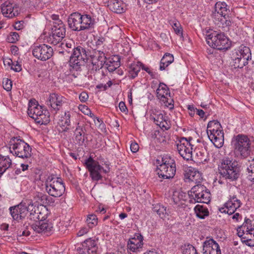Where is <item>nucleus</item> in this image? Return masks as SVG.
Instances as JSON below:
<instances>
[{
  "label": "nucleus",
  "instance_id": "obj_1",
  "mask_svg": "<svg viewBox=\"0 0 254 254\" xmlns=\"http://www.w3.org/2000/svg\"><path fill=\"white\" fill-rule=\"evenodd\" d=\"M62 48L67 52H72L69 60V70L70 72L72 70H79L81 67L84 65L88 59L89 54L85 48L81 46L75 47V44L73 40L69 39L65 43L61 44Z\"/></svg>",
  "mask_w": 254,
  "mask_h": 254
},
{
  "label": "nucleus",
  "instance_id": "obj_2",
  "mask_svg": "<svg viewBox=\"0 0 254 254\" xmlns=\"http://www.w3.org/2000/svg\"><path fill=\"white\" fill-rule=\"evenodd\" d=\"M218 169L221 176L231 181L236 180L240 176L238 162L229 158H225L222 160Z\"/></svg>",
  "mask_w": 254,
  "mask_h": 254
},
{
  "label": "nucleus",
  "instance_id": "obj_3",
  "mask_svg": "<svg viewBox=\"0 0 254 254\" xmlns=\"http://www.w3.org/2000/svg\"><path fill=\"white\" fill-rule=\"evenodd\" d=\"M234 152L236 156L246 158L250 154V140L246 135L239 134L234 136L232 140Z\"/></svg>",
  "mask_w": 254,
  "mask_h": 254
},
{
  "label": "nucleus",
  "instance_id": "obj_4",
  "mask_svg": "<svg viewBox=\"0 0 254 254\" xmlns=\"http://www.w3.org/2000/svg\"><path fill=\"white\" fill-rule=\"evenodd\" d=\"M10 152L22 158H29L31 156L32 149L28 144L17 137L12 138L9 142Z\"/></svg>",
  "mask_w": 254,
  "mask_h": 254
},
{
  "label": "nucleus",
  "instance_id": "obj_5",
  "mask_svg": "<svg viewBox=\"0 0 254 254\" xmlns=\"http://www.w3.org/2000/svg\"><path fill=\"white\" fill-rule=\"evenodd\" d=\"M208 137L217 148L221 147L224 143V133L222 127L217 121H210L207 127Z\"/></svg>",
  "mask_w": 254,
  "mask_h": 254
},
{
  "label": "nucleus",
  "instance_id": "obj_6",
  "mask_svg": "<svg viewBox=\"0 0 254 254\" xmlns=\"http://www.w3.org/2000/svg\"><path fill=\"white\" fill-rule=\"evenodd\" d=\"M27 113L29 116L34 120L36 123L46 125L50 121V115L48 110H44L37 102L30 101Z\"/></svg>",
  "mask_w": 254,
  "mask_h": 254
},
{
  "label": "nucleus",
  "instance_id": "obj_7",
  "mask_svg": "<svg viewBox=\"0 0 254 254\" xmlns=\"http://www.w3.org/2000/svg\"><path fill=\"white\" fill-rule=\"evenodd\" d=\"M157 173L159 178L163 179L173 178L176 173V163L170 156H163L162 162L157 167Z\"/></svg>",
  "mask_w": 254,
  "mask_h": 254
},
{
  "label": "nucleus",
  "instance_id": "obj_8",
  "mask_svg": "<svg viewBox=\"0 0 254 254\" xmlns=\"http://www.w3.org/2000/svg\"><path fill=\"white\" fill-rule=\"evenodd\" d=\"M206 41L208 45L218 50H227L230 48L229 39L223 33H217L216 32L206 35Z\"/></svg>",
  "mask_w": 254,
  "mask_h": 254
},
{
  "label": "nucleus",
  "instance_id": "obj_9",
  "mask_svg": "<svg viewBox=\"0 0 254 254\" xmlns=\"http://www.w3.org/2000/svg\"><path fill=\"white\" fill-rule=\"evenodd\" d=\"M46 190L51 196L58 197L64 193L65 189L61 178L51 176L46 182Z\"/></svg>",
  "mask_w": 254,
  "mask_h": 254
},
{
  "label": "nucleus",
  "instance_id": "obj_10",
  "mask_svg": "<svg viewBox=\"0 0 254 254\" xmlns=\"http://www.w3.org/2000/svg\"><path fill=\"white\" fill-rule=\"evenodd\" d=\"M65 27L62 21H58L56 23H53L47 42L54 45H57L65 37Z\"/></svg>",
  "mask_w": 254,
  "mask_h": 254
},
{
  "label": "nucleus",
  "instance_id": "obj_11",
  "mask_svg": "<svg viewBox=\"0 0 254 254\" xmlns=\"http://www.w3.org/2000/svg\"><path fill=\"white\" fill-rule=\"evenodd\" d=\"M85 165L89 171L90 177L93 181H98L102 180V174L107 173V171L99 164V162L94 160L91 157L85 160Z\"/></svg>",
  "mask_w": 254,
  "mask_h": 254
},
{
  "label": "nucleus",
  "instance_id": "obj_12",
  "mask_svg": "<svg viewBox=\"0 0 254 254\" xmlns=\"http://www.w3.org/2000/svg\"><path fill=\"white\" fill-rule=\"evenodd\" d=\"M180 155L187 160H193L192 145L186 138L182 137L177 145Z\"/></svg>",
  "mask_w": 254,
  "mask_h": 254
},
{
  "label": "nucleus",
  "instance_id": "obj_13",
  "mask_svg": "<svg viewBox=\"0 0 254 254\" xmlns=\"http://www.w3.org/2000/svg\"><path fill=\"white\" fill-rule=\"evenodd\" d=\"M33 55L37 59L46 61L49 59L53 54V49L46 44H41L34 47L32 51Z\"/></svg>",
  "mask_w": 254,
  "mask_h": 254
},
{
  "label": "nucleus",
  "instance_id": "obj_14",
  "mask_svg": "<svg viewBox=\"0 0 254 254\" xmlns=\"http://www.w3.org/2000/svg\"><path fill=\"white\" fill-rule=\"evenodd\" d=\"M241 205L242 203L240 200L236 195H233L230 197L229 199L224 204L223 207L219 208V211L222 213L232 215Z\"/></svg>",
  "mask_w": 254,
  "mask_h": 254
},
{
  "label": "nucleus",
  "instance_id": "obj_15",
  "mask_svg": "<svg viewBox=\"0 0 254 254\" xmlns=\"http://www.w3.org/2000/svg\"><path fill=\"white\" fill-rule=\"evenodd\" d=\"M151 119L154 120L156 125L161 128L167 130L170 128V121L167 120V117L163 114V112L160 110H154L150 115Z\"/></svg>",
  "mask_w": 254,
  "mask_h": 254
},
{
  "label": "nucleus",
  "instance_id": "obj_16",
  "mask_svg": "<svg viewBox=\"0 0 254 254\" xmlns=\"http://www.w3.org/2000/svg\"><path fill=\"white\" fill-rule=\"evenodd\" d=\"M90 57L92 64V70L95 71L103 67L107 60L104 52L101 51H95Z\"/></svg>",
  "mask_w": 254,
  "mask_h": 254
},
{
  "label": "nucleus",
  "instance_id": "obj_17",
  "mask_svg": "<svg viewBox=\"0 0 254 254\" xmlns=\"http://www.w3.org/2000/svg\"><path fill=\"white\" fill-rule=\"evenodd\" d=\"M46 102L47 105L50 106L51 109L57 113L61 109L65 101L64 97L53 93L50 94Z\"/></svg>",
  "mask_w": 254,
  "mask_h": 254
},
{
  "label": "nucleus",
  "instance_id": "obj_18",
  "mask_svg": "<svg viewBox=\"0 0 254 254\" xmlns=\"http://www.w3.org/2000/svg\"><path fill=\"white\" fill-rule=\"evenodd\" d=\"M28 224L30 225V228L37 233L48 232L51 231L53 228L52 224L51 223H48L44 218L34 223H29Z\"/></svg>",
  "mask_w": 254,
  "mask_h": 254
},
{
  "label": "nucleus",
  "instance_id": "obj_19",
  "mask_svg": "<svg viewBox=\"0 0 254 254\" xmlns=\"http://www.w3.org/2000/svg\"><path fill=\"white\" fill-rule=\"evenodd\" d=\"M230 10L224 2H217L215 5V12H213V17L215 20H219L221 17L227 16L230 14Z\"/></svg>",
  "mask_w": 254,
  "mask_h": 254
},
{
  "label": "nucleus",
  "instance_id": "obj_20",
  "mask_svg": "<svg viewBox=\"0 0 254 254\" xmlns=\"http://www.w3.org/2000/svg\"><path fill=\"white\" fill-rule=\"evenodd\" d=\"M203 254H221L219 245L212 239L206 240L203 243Z\"/></svg>",
  "mask_w": 254,
  "mask_h": 254
},
{
  "label": "nucleus",
  "instance_id": "obj_21",
  "mask_svg": "<svg viewBox=\"0 0 254 254\" xmlns=\"http://www.w3.org/2000/svg\"><path fill=\"white\" fill-rule=\"evenodd\" d=\"M143 245V237L139 234H135L133 237L129 239L127 247L132 252L140 251Z\"/></svg>",
  "mask_w": 254,
  "mask_h": 254
},
{
  "label": "nucleus",
  "instance_id": "obj_22",
  "mask_svg": "<svg viewBox=\"0 0 254 254\" xmlns=\"http://www.w3.org/2000/svg\"><path fill=\"white\" fill-rule=\"evenodd\" d=\"M15 4L10 1H6L1 6V12L4 16L9 18L13 17L18 14L17 7H15Z\"/></svg>",
  "mask_w": 254,
  "mask_h": 254
},
{
  "label": "nucleus",
  "instance_id": "obj_23",
  "mask_svg": "<svg viewBox=\"0 0 254 254\" xmlns=\"http://www.w3.org/2000/svg\"><path fill=\"white\" fill-rule=\"evenodd\" d=\"M82 14L78 12L71 13L68 18L69 27L73 31H80V22Z\"/></svg>",
  "mask_w": 254,
  "mask_h": 254
},
{
  "label": "nucleus",
  "instance_id": "obj_24",
  "mask_svg": "<svg viewBox=\"0 0 254 254\" xmlns=\"http://www.w3.org/2000/svg\"><path fill=\"white\" fill-rule=\"evenodd\" d=\"M108 6L111 11L117 13H122L126 9V4L121 0H110Z\"/></svg>",
  "mask_w": 254,
  "mask_h": 254
},
{
  "label": "nucleus",
  "instance_id": "obj_25",
  "mask_svg": "<svg viewBox=\"0 0 254 254\" xmlns=\"http://www.w3.org/2000/svg\"><path fill=\"white\" fill-rule=\"evenodd\" d=\"M75 140L79 145H82L86 137V129L84 127L78 126L74 130Z\"/></svg>",
  "mask_w": 254,
  "mask_h": 254
},
{
  "label": "nucleus",
  "instance_id": "obj_26",
  "mask_svg": "<svg viewBox=\"0 0 254 254\" xmlns=\"http://www.w3.org/2000/svg\"><path fill=\"white\" fill-rule=\"evenodd\" d=\"M83 248L88 254H97L98 247L96 242L91 238L85 240L82 244Z\"/></svg>",
  "mask_w": 254,
  "mask_h": 254
},
{
  "label": "nucleus",
  "instance_id": "obj_27",
  "mask_svg": "<svg viewBox=\"0 0 254 254\" xmlns=\"http://www.w3.org/2000/svg\"><path fill=\"white\" fill-rule=\"evenodd\" d=\"M95 24V20L88 14L82 15L80 22V31L89 29L93 27Z\"/></svg>",
  "mask_w": 254,
  "mask_h": 254
},
{
  "label": "nucleus",
  "instance_id": "obj_28",
  "mask_svg": "<svg viewBox=\"0 0 254 254\" xmlns=\"http://www.w3.org/2000/svg\"><path fill=\"white\" fill-rule=\"evenodd\" d=\"M118 56H114L107 60L105 64V67L109 72H113L120 66V60Z\"/></svg>",
  "mask_w": 254,
  "mask_h": 254
},
{
  "label": "nucleus",
  "instance_id": "obj_29",
  "mask_svg": "<svg viewBox=\"0 0 254 254\" xmlns=\"http://www.w3.org/2000/svg\"><path fill=\"white\" fill-rule=\"evenodd\" d=\"M12 161L8 156H0V177L11 169Z\"/></svg>",
  "mask_w": 254,
  "mask_h": 254
},
{
  "label": "nucleus",
  "instance_id": "obj_30",
  "mask_svg": "<svg viewBox=\"0 0 254 254\" xmlns=\"http://www.w3.org/2000/svg\"><path fill=\"white\" fill-rule=\"evenodd\" d=\"M157 97L163 102L166 101L167 96L170 94L168 87L163 83H160L156 90Z\"/></svg>",
  "mask_w": 254,
  "mask_h": 254
},
{
  "label": "nucleus",
  "instance_id": "obj_31",
  "mask_svg": "<svg viewBox=\"0 0 254 254\" xmlns=\"http://www.w3.org/2000/svg\"><path fill=\"white\" fill-rule=\"evenodd\" d=\"M206 190H207L206 188L202 185L197 184L193 186L188 192L190 202H192V198L193 197L198 196L200 193Z\"/></svg>",
  "mask_w": 254,
  "mask_h": 254
},
{
  "label": "nucleus",
  "instance_id": "obj_32",
  "mask_svg": "<svg viewBox=\"0 0 254 254\" xmlns=\"http://www.w3.org/2000/svg\"><path fill=\"white\" fill-rule=\"evenodd\" d=\"M210 193L206 190L199 194L198 196H195L192 198V203L200 202L207 203L210 200Z\"/></svg>",
  "mask_w": 254,
  "mask_h": 254
},
{
  "label": "nucleus",
  "instance_id": "obj_33",
  "mask_svg": "<svg viewBox=\"0 0 254 254\" xmlns=\"http://www.w3.org/2000/svg\"><path fill=\"white\" fill-rule=\"evenodd\" d=\"M236 54L242 59H245L248 62L250 59H251V53L250 48L243 45L239 47Z\"/></svg>",
  "mask_w": 254,
  "mask_h": 254
},
{
  "label": "nucleus",
  "instance_id": "obj_34",
  "mask_svg": "<svg viewBox=\"0 0 254 254\" xmlns=\"http://www.w3.org/2000/svg\"><path fill=\"white\" fill-rule=\"evenodd\" d=\"M70 114L69 112H65L59 121V124L63 128V131H66L68 129V127L70 125Z\"/></svg>",
  "mask_w": 254,
  "mask_h": 254
},
{
  "label": "nucleus",
  "instance_id": "obj_35",
  "mask_svg": "<svg viewBox=\"0 0 254 254\" xmlns=\"http://www.w3.org/2000/svg\"><path fill=\"white\" fill-rule=\"evenodd\" d=\"M173 62V55L169 53H166L161 60L159 67L160 70H165L166 68Z\"/></svg>",
  "mask_w": 254,
  "mask_h": 254
},
{
  "label": "nucleus",
  "instance_id": "obj_36",
  "mask_svg": "<svg viewBox=\"0 0 254 254\" xmlns=\"http://www.w3.org/2000/svg\"><path fill=\"white\" fill-rule=\"evenodd\" d=\"M141 65L142 63L139 62L130 64L128 69L129 77L131 78H134L136 77L140 70Z\"/></svg>",
  "mask_w": 254,
  "mask_h": 254
},
{
  "label": "nucleus",
  "instance_id": "obj_37",
  "mask_svg": "<svg viewBox=\"0 0 254 254\" xmlns=\"http://www.w3.org/2000/svg\"><path fill=\"white\" fill-rule=\"evenodd\" d=\"M41 213L39 212L38 208H36L33 206V207L30 210L29 215L27 219L35 222L44 218V216H41Z\"/></svg>",
  "mask_w": 254,
  "mask_h": 254
},
{
  "label": "nucleus",
  "instance_id": "obj_38",
  "mask_svg": "<svg viewBox=\"0 0 254 254\" xmlns=\"http://www.w3.org/2000/svg\"><path fill=\"white\" fill-rule=\"evenodd\" d=\"M194 211L196 216L200 219H204L205 217L209 215L208 209L206 207L199 205L195 207Z\"/></svg>",
  "mask_w": 254,
  "mask_h": 254
},
{
  "label": "nucleus",
  "instance_id": "obj_39",
  "mask_svg": "<svg viewBox=\"0 0 254 254\" xmlns=\"http://www.w3.org/2000/svg\"><path fill=\"white\" fill-rule=\"evenodd\" d=\"M18 205L19 207V211H20V214H18V215L19 216V220L25 218L30 211L31 208L33 207V204H29L27 206L25 203H20Z\"/></svg>",
  "mask_w": 254,
  "mask_h": 254
},
{
  "label": "nucleus",
  "instance_id": "obj_40",
  "mask_svg": "<svg viewBox=\"0 0 254 254\" xmlns=\"http://www.w3.org/2000/svg\"><path fill=\"white\" fill-rule=\"evenodd\" d=\"M248 63L246 60L243 59H242L238 56L236 55V57L233 59V64L232 66L234 67V68H243L244 66L247 64Z\"/></svg>",
  "mask_w": 254,
  "mask_h": 254
},
{
  "label": "nucleus",
  "instance_id": "obj_41",
  "mask_svg": "<svg viewBox=\"0 0 254 254\" xmlns=\"http://www.w3.org/2000/svg\"><path fill=\"white\" fill-rule=\"evenodd\" d=\"M188 179L190 181L195 184L200 183L202 180L201 174L198 171L191 172L189 174Z\"/></svg>",
  "mask_w": 254,
  "mask_h": 254
},
{
  "label": "nucleus",
  "instance_id": "obj_42",
  "mask_svg": "<svg viewBox=\"0 0 254 254\" xmlns=\"http://www.w3.org/2000/svg\"><path fill=\"white\" fill-rule=\"evenodd\" d=\"M86 222L89 228H92L97 225L98 223V218L96 215L94 214H90L87 216Z\"/></svg>",
  "mask_w": 254,
  "mask_h": 254
},
{
  "label": "nucleus",
  "instance_id": "obj_43",
  "mask_svg": "<svg viewBox=\"0 0 254 254\" xmlns=\"http://www.w3.org/2000/svg\"><path fill=\"white\" fill-rule=\"evenodd\" d=\"M153 211L156 212L161 218H163L167 213L166 207L159 204L155 205L153 208Z\"/></svg>",
  "mask_w": 254,
  "mask_h": 254
},
{
  "label": "nucleus",
  "instance_id": "obj_44",
  "mask_svg": "<svg viewBox=\"0 0 254 254\" xmlns=\"http://www.w3.org/2000/svg\"><path fill=\"white\" fill-rule=\"evenodd\" d=\"M186 194L183 192L175 191L174 192L172 198L176 204H178L180 201L184 200Z\"/></svg>",
  "mask_w": 254,
  "mask_h": 254
},
{
  "label": "nucleus",
  "instance_id": "obj_45",
  "mask_svg": "<svg viewBox=\"0 0 254 254\" xmlns=\"http://www.w3.org/2000/svg\"><path fill=\"white\" fill-rule=\"evenodd\" d=\"M172 26L176 34L178 35H183V29L179 22L175 20L172 21Z\"/></svg>",
  "mask_w": 254,
  "mask_h": 254
},
{
  "label": "nucleus",
  "instance_id": "obj_46",
  "mask_svg": "<svg viewBox=\"0 0 254 254\" xmlns=\"http://www.w3.org/2000/svg\"><path fill=\"white\" fill-rule=\"evenodd\" d=\"M247 170L249 173V179L252 182H254V159L251 161Z\"/></svg>",
  "mask_w": 254,
  "mask_h": 254
},
{
  "label": "nucleus",
  "instance_id": "obj_47",
  "mask_svg": "<svg viewBox=\"0 0 254 254\" xmlns=\"http://www.w3.org/2000/svg\"><path fill=\"white\" fill-rule=\"evenodd\" d=\"M19 36L17 32H11L7 37V41L10 43H15L18 41Z\"/></svg>",
  "mask_w": 254,
  "mask_h": 254
},
{
  "label": "nucleus",
  "instance_id": "obj_48",
  "mask_svg": "<svg viewBox=\"0 0 254 254\" xmlns=\"http://www.w3.org/2000/svg\"><path fill=\"white\" fill-rule=\"evenodd\" d=\"M183 254H197V251L195 248L191 245H188L185 246V248L183 252Z\"/></svg>",
  "mask_w": 254,
  "mask_h": 254
},
{
  "label": "nucleus",
  "instance_id": "obj_49",
  "mask_svg": "<svg viewBox=\"0 0 254 254\" xmlns=\"http://www.w3.org/2000/svg\"><path fill=\"white\" fill-rule=\"evenodd\" d=\"M218 21L222 24L223 26H229L232 23V20L229 15L228 17L227 16L223 17Z\"/></svg>",
  "mask_w": 254,
  "mask_h": 254
},
{
  "label": "nucleus",
  "instance_id": "obj_50",
  "mask_svg": "<svg viewBox=\"0 0 254 254\" xmlns=\"http://www.w3.org/2000/svg\"><path fill=\"white\" fill-rule=\"evenodd\" d=\"M3 87L7 91H10L12 88V81L10 79L8 78L3 79Z\"/></svg>",
  "mask_w": 254,
  "mask_h": 254
},
{
  "label": "nucleus",
  "instance_id": "obj_51",
  "mask_svg": "<svg viewBox=\"0 0 254 254\" xmlns=\"http://www.w3.org/2000/svg\"><path fill=\"white\" fill-rule=\"evenodd\" d=\"M195 157V160L199 163H202L203 162L206 161L205 155L204 154V153H202L200 151L196 152Z\"/></svg>",
  "mask_w": 254,
  "mask_h": 254
},
{
  "label": "nucleus",
  "instance_id": "obj_52",
  "mask_svg": "<svg viewBox=\"0 0 254 254\" xmlns=\"http://www.w3.org/2000/svg\"><path fill=\"white\" fill-rule=\"evenodd\" d=\"M17 210L16 208V206H12L9 208L10 213L11 216L14 220H18L19 219V216L17 213Z\"/></svg>",
  "mask_w": 254,
  "mask_h": 254
},
{
  "label": "nucleus",
  "instance_id": "obj_53",
  "mask_svg": "<svg viewBox=\"0 0 254 254\" xmlns=\"http://www.w3.org/2000/svg\"><path fill=\"white\" fill-rule=\"evenodd\" d=\"M242 242L249 247H254V239H251L248 237H244L242 238Z\"/></svg>",
  "mask_w": 254,
  "mask_h": 254
},
{
  "label": "nucleus",
  "instance_id": "obj_54",
  "mask_svg": "<svg viewBox=\"0 0 254 254\" xmlns=\"http://www.w3.org/2000/svg\"><path fill=\"white\" fill-rule=\"evenodd\" d=\"M79 98L81 102H85L88 99V95L86 92H82L79 96Z\"/></svg>",
  "mask_w": 254,
  "mask_h": 254
},
{
  "label": "nucleus",
  "instance_id": "obj_55",
  "mask_svg": "<svg viewBox=\"0 0 254 254\" xmlns=\"http://www.w3.org/2000/svg\"><path fill=\"white\" fill-rule=\"evenodd\" d=\"M119 107L122 112H124L125 114H127V113L128 110L125 102L122 101L120 102L119 104Z\"/></svg>",
  "mask_w": 254,
  "mask_h": 254
},
{
  "label": "nucleus",
  "instance_id": "obj_56",
  "mask_svg": "<svg viewBox=\"0 0 254 254\" xmlns=\"http://www.w3.org/2000/svg\"><path fill=\"white\" fill-rule=\"evenodd\" d=\"M11 69L16 72H19L21 70V65L19 64L17 62L15 64H13L11 66Z\"/></svg>",
  "mask_w": 254,
  "mask_h": 254
},
{
  "label": "nucleus",
  "instance_id": "obj_57",
  "mask_svg": "<svg viewBox=\"0 0 254 254\" xmlns=\"http://www.w3.org/2000/svg\"><path fill=\"white\" fill-rule=\"evenodd\" d=\"M79 109L84 114L86 115L89 114V110H90L85 105H80L79 107Z\"/></svg>",
  "mask_w": 254,
  "mask_h": 254
},
{
  "label": "nucleus",
  "instance_id": "obj_58",
  "mask_svg": "<svg viewBox=\"0 0 254 254\" xmlns=\"http://www.w3.org/2000/svg\"><path fill=\"white\" fill-rule=\"evenodd\" d=\"M141 68L146 71L149 74L152 76V78H155L154 73L151 71L149 67L145 66L143 64H142Z\"/></svg>",
  "mask_w": 254,
  "mask_h": 254
},
{
  "label": "nucleus",
  "instance_id": "obj_59",
  "mask_svg": "<svg viewBox=\"0 0 254 254\" xmlns=\"http://www.w3.org/2000/svg\"><path fill=\"white\" fill-rule=\"evenodd\" d=\"M88 230H89L88 228H87L86 227H82L80 229V230L78 231V232L77 233V235L79 237L82 236L84 234H85L88 233Z\"/></svg>",
  "mask_w": 254,
  "mask_h": 254
},
{
  "label": "nucleus",
  "instance_id": "obj_60",
  "mask_svg": "<svg viewBox=\"0 0 254 254\" xmlns=\"http://www.w3.org/2000/svg\"><path fill=\"white\" fill-rule=\"evenodd\" d=\"M245 231H246V229H244L243 226L239 227L237 229V234L239 237H242L243 238V236L244 235L245 236Z\"/></svg>",
  "mask_w": 254,
  "mask_h": 254
},
{
  "label": "nucleus",
  "instance_id": "obj_61",
  "mask_svg": "<svg viewBox=\"0 0 254 254\" xmlns=\"http://www.w3.org/2000/svg\"><path fill=\"white\" fill-rule=\"evenodd\" d=\"M138 149L139 146L136 143L133 142L130 144V150L133 153L136 152Z\"/></svg>",
  "mask_w": 254,
  "mask_h": 254
},
{
  "label": "nucleus",
  "instance_id": "obj_62",
  "mask_svg": "<svg viewBox=\"0 0 254 254\" xmlns=\"http://www.w3.org/2000/svg\"><path fill=\"white\" fill-rule=\"evenodd\" d=\"M188 109L190 111L189 114L192 117L194 115L195 109L193 105H188Z\"/></svg>",
  "mask_w": 254,
  "mask_h": 254
},
{
  "label": "nucleus",
  "instance_id": "obj_63",
  "mask_svg": "<svg viewBox=\"0 0 254 254\" xmlns=\"http://www.w3.org/2000/svg\"><path fill=\"white\" fill-rule=\"evenodd\" d=\"M251 220L248 218H245V222L242 226L244 227V229H246L248 227L249 228V225L251 224Z\"/></svg>",
  "mask_w": 254,
  "mask_h": 254
},
{
  "label": "nucleus",
  "instance_id": "obj_64",
  "mask_svg": "<svg viewBox=\"0 0 254 254\" xmlns=\"http://www.w3.org/2000/svg\"><path fill=\"white\" fill-rule=\"evenodd\" d=\"M86 250H85L83 247L82 246V247H78L77 248L76 251L77 254H85V251Z\"/></svg>",
  "mask_w": 254,
  "mask_h": 254
}]
</instances>
